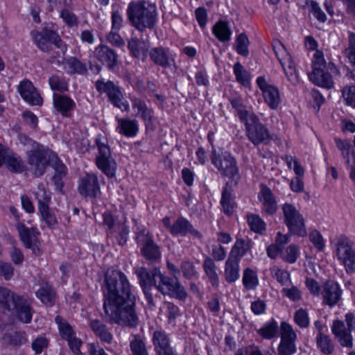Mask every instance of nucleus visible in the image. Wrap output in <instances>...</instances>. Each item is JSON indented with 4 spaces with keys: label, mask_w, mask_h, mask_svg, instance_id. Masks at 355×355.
Masks as SVG:
<instances>
[{
    "label": "nucleus",
    "mask_w": 355,
    "mask_h": 355,
    "mask_svg": "<svg viewBox=\"0 0 355 355\" xmlns=\"http://www.w3.org/2000/svg\"><path fill=\"white\" fill-rule=\"evenodd\" d=\"M103 309L110 324L129 328L139 325L134 288L119 270L109 268L105 274Z\"/></svg>",
    "instance_id": "f257e3e1"
},
{
    "label": "nucleus",
    "mask_w": 355,
    "mask_h": 355,
    "mask_svg": "<svg viewBox=\"0 0 355 355\" xmlns=\"http://www.w3.org/2000/svg\"><path fill=\"white\" fill-rule=\"evenodd\" d=\"M135 273L137 276L148 304L150 306H154L153 297L150 293L152 286L163 295H169L179 299L186 297V292L178 280L164 276L157 268L148 271L144 267H137L135 268Z\"/></svg>",
    "instance_id": "f03ea898"
},
{
    "label": "nucleus",
    "mask_w": 355,
    "mask_h": 355,
    "mask_svg": "<svg viewBox=\"0 0 355 355\" xmlns=\"http://www.w3.org/2000/svg\"><path fill=\"white\" fill-rule=\"evenodd\" d=\"M126 15L130 25L141 33L153 29L158 21L156 4L147 0L129 2Z\"/></svg>",
    "instance_id": "7ed1b4c3"
},
{
    "label": "nucleus",
    "mask_w": 355,
    "mask_h": 355,
    "mask_svg": "<svg viewBox=\"0 0 355 355\" xmlns=\"http://www.w3.org/2000/svg\"><path fill=\"white\" fill-rule=\"evenodd\" d=\"M331 245L340 264L347 273L355 272V249L354 243L345 235L339 234L331 239Z\"/></svg>",
    "instance_id": "20e7f679"
},
{
    "label": "nucleus",
    "mask_w": 355,
    "mask_h": 355,
    "mask_svg": "<svg viewBox=\"0 0 355 355\" xmlns=\"http://www.w3.org/2000/svg\"><path fill=\"white\" fill-rule=\"evenodd\" d=\"M96 145L98 148V155L96 157V164L105 175L112 178L116 174V163L112 157L107 139L102 135L96 138Z\"/></svg>",
    "instance_id": "39448f33"
},
{
    "label": "nucleus",
    "mask_w": 355,
    "mask_h": 355,
    "mask_svg": "<svg viewBox=\"0 0 355 355\" xmlns=\"http://www.w3.org/2000/svg\"><path fill=\"white\" fill-rule=\"evenodd\" d=\"M54 157L55 154L39 145L35 149L28 151L26 154L30 170L36 177H40L45 173L46 167L50 164L51 161H53Z\"/></svg>",
    "instance_id": "423d86ee"
},
{
    "label": "nucleus",
    "mask_w": 355,
    "mask_h": 355,
    "mask_svg": "<svg viewBox=\"0 0 355 355\" xmlns=\"http://www.w3.org/2000/svg\"><path fill=\"white\" fill-rule=\"evenodd\" d=\"M284 223L291 234L304 237L306 235L304 219L295 205L285 203L282 207Z\"/></svg>",
    "instance_id": "0eeeda50"
},
{
    "label": "nucleus",
    "mask_w": 355,
    "mask_h": 355,
    "mask_svg": "<svg viewBox=\"0 0 355 355\" xmlns=\"http://www.w3.org/2000/svg\"><path fill=\"white\" fill-rule=\"evenodd\" d=\"M345 318L346 325L343 321L334 320L331 329L340 345L342 347L351 349L353 347L352 331L355 327L354 315L352 313H347Z\"/></svg>",
    "instance_id": "6e6552de"
},
{
    "label": "nucleus",
    "mask_w": 355,
    "mask_h": 355,
    "mask_svg": "<svg viewBox=\"0 0 355 355\" xmlns=\"http://www.w3.org/2000/svg\"><path fill=\"white\" fill-rule=\"evenodd\" d=\"M272 49L288 80L294 85H297L299 83V76L295 64L284 45L279 40H275L272 44Z\"/></svg>",
    "instance_id": "1a4fd4ad"
},
{
    "label": "nucleus",
    "mask_w": 355,
    "mask_h": 355,
    "mask_svg": "<svg viewBox=\"0 0 355 355\" xmlns=\"http://www.w3.org/2000/svg\"><path fill=\"white\" fill-rule=\"evenodd\" d=\"M211 161L223 176L233 178L239 173L236 160L228 152L219 153L216 150H213Z\"/></svg>",
    "instance_id": "9d476101"
},
{
    "label": "nucleus",
    "mask_w": 355,
    "mask_h": 355,
    "mask_svg": "<svg viewBox=\"0 0 355 355\" xmlns=\"http://www.w3.org/2000/svg\"><path fill=\"white\" fill-rule=\"evenodd\" d=\"M31 36L37 46L44 52H49L52 49L53 44L61 51L62 55L65 54L67 50V44L53 31H32Z\"/></svg>",
    "instance_id": "9b49d317"
},
{
    "label": "nucleus",
    "mask_w": 355,
    "mask_h": 355,
    "mask_svg": "<svg viewBox=\"0 0 355 355\" xmlns=\"http://www.w3.org/2000/svg\"><path fill=\"white\" fill-rule=\"evenodd\" d=\"M96 87L100 93L107 94L110 101L115 107L123 112H127L130 109L128 102L124 98L123 95L119 89L113 82L110 80H97Z\"/></svg>",
    "instance_id": "f8f14e48"
},
{
    "label": "nucleus",
    "mask_w": 355,
    "mask_h": 355,
    "mask_svg": "<svg viewBox=\"0 0 355 355\" xmlns=\"http://www.w3.org/2000/svg\"><path fill=\"white\" fill-rule=\"evenodd\" d=\"M338 68L332 62H329L327 68L316 69L309 73V80L315 85L332 89L334 87V78L340 76Z\"/></svg>",
    "instance_id": "ddd939ff"
},
{
    "label": "nucleus",
    "mask_w": 355,
    "mask_h": 355,
    "mask_svg": "<svg viewBox=\"0 0 355 355\" xmlns=\"http://www.w3.org/2000/svg\"><path fill=\"white\" fill-rule=\"evenodd\" d=\"M281 340L277 347L279 355H293L297 352V334L293 327L286 322L280 324Z\"/></svg>",
    "instance_id": "4468645a"
},
{
    "label": "nucleus",
    "mask_w": 355,
    "mask_h": 355,
    "mask_svg": "<svg viewBox=\"0 0 355 355\" xmlns=\"http://www.w3.org/2000/svg\"><path fill=\"white\" fill-rule=\"evenodd\" d=\"M257 85L261 92L264 102L271 110H276L282 103V98L277 87L270 84L265 77L259 76Z\"/></svg>",
    "instance_id": "2eb2a0df"
},
{
    "label": "nucleus",
    "mask_w": 355,
    "mask_h": 355,
    "mask_svg": "<svg viewBox=\"0 0 355 355\" xmlns=\"http://www.w3.org/2000/svg\"><path fill=\"white\" fill-rule=\"evenodd\" d=\"M164 227L168 229L170 233L175 236H184L187 234H191L194 238L201 239V233L193 228L192 224L185 218H178L173 224H171V220L168 217H164L162 219Z\"/></svg>",
    "instance_id": "dca6fc26"
},
{
    "label": "nucleus",
    "mask_w": 355,
    "mask_h": 355,
    "mask_svg": "<svg viewBox=\"0 0 355 355\" xmlns=\"http://www.w3.org/2000/svg\"><path fill=\"white\" fill-rule=\"evenodd\" d=\"M247 136L251 142L257 146L270 140V134L268 129L259 121L257 115L252 121L248 119L243 122Z\"/></svg>",
    "instance_id": "f3484780"
},
{
    "label": "nucleus",
    "mask_w": 355,
    "mask_h": 355,
    "mask_svg": "<svg viewBox=\"0 0 355 355\" xmlns=\"http://www.w3.org/2000/svg\"><path fill=\"white\" fill-rule=\"evenodd\" d=\"M16 227L24 245L26 248L31 249L35 256L41 255L40 243L37 238L40 232L37 228L32 227L29 229L21 223H17Z\"/></svg>",
    "instance_id": "a211bd4d"
},
{
    "label": "nucleus",
    "mask_w": 355,
    "mask_h": 355,
    "mask_svg": "<svg viewBox=\"0 0 355 355\" xmlns=\"http://www.w3.org/2000/svg\"><path fill=\"white\" fill-rule=\"evenodd\" d=\"M5 164L7 168L14 173H21L26 166L21 158L10 148L0 145V167Z\"/></svg>",
    "instance_id": "6ab92c4d"
},
{
    "label": "nucleus",
    "mask_w": 355,
    "mask_h": 355,
    "mask_svg": "<svg viewBox=\"0 0 355 355\" xmlns=\"http://www.w3.org/2000/svg\"><path fill=\"white\" fill-rule=\"evenodd\" d=\"M150 60L156 65L168 68L175 64V54L168 49L163 46L151 48L148 51Z\"/></svg>",
    "instance_id": "aec40b11"
},
{
    "label": "nucleus",
    "mask_w": 355,
    "mask_h": 355,
    "mask_svg": "<svg viewBox=\"0 0 355 355\" xmlns=\"http://www.w3.org/2000/svg\"><path fill=\"white\" fill-rule=\"evenodd\" d=\"M129 98L131 102L132 109L135 112V116L141 118L146 123H151L154 111L149 105V102L135 95L130 94Z\"/></svg>",
    "instance_id": "412c9836"
},
{
    "label": "nucleus",
    "mask_w": 355,
    "mask_h": 355,
    "mask_svg": "<svg viewBox=\"0 0 355 355\" xmlns=\"http://www.w3.org/2000/svg\"><path fill=\"white\" fill-rule=\"evenodd\" d=\"M18 92L24 101L31 105H42L43 99L31 81L24 79L17 88Z\"/></svg>",
    "instance_id": "4be33fe9"
},
{
    "label": "nucleus",
    "mask_w": 355,
    "mask_h": 355,
    "mask_svg": "<svg viewBox=\"0 0 355 355\" xmlns=\"http://www.w3.org/2000/svg\"><path fill=\"white\" fill-rule=\"evenodd\" d=\"M12 310L15 317L20 322L29 324L32 320L33 310L30 302L24 297L19 295L14 302Z\"/></svg>",
    "instance_id": "5701e85b"
},
{
    "label": "nucleus",
    "mask_w": 355,
    "mask_h": 355,
    "mask_svg": "<svg viewBox=\"0 0 355 355\" xmlns=\"http://www.w3.org/2000/svg\"><path fill=\"white\" fill-rule=\"evenodd\" d=\"M92 57L98 62L112 69L116 64L117 55L116 52L104 44L97 46L92 51Z\"/></svg>",
    "instance_id": "b1692460"
},
{
    "label": "nucleus",
    "mask_w": 355,
    "mask_h": 355,
    "mask_svg": "<svg viewBox=\"0 0 355 355\" xmlns=\"http://www.w3.org/2000/svg\"><path fill=\"white\" fill-rule=\"evenodd\" d=\"M324 303L330 306L336 305L341 297L342 291L338 283L334 281H327L322 286V291Z\"/></svg>",
    "instance_id": "393cba45"
},
{
    "label": "nucleus",
    "mask_w": 355,
    "mask_h": 355,
    "mask_svg": "<svg viewBox=\"0 0 355 355\" xmlns=\"http://www.w3.org/2000/svg\"><path fill=\"white\" fill-rule=\"evenodd\" d=\"M78 191L83 196L95 198L100 193V185L97 176L94 173L87 174L81 180Z\"/></svg>",
    "instance_id": "a878e982"
},
{
    "label": "nucleus",
    "mask_w": 355,
    "mask_h": 355,
    "mask_svg": "<svg viewBox=\"0 0 355 355\" xmlns=\"http://www.w3.org/2000/svg\"><path fill=\"white\" fill-rule=\"evenodd\" d=\"M51 62L58 66L62 64L64 70L69 74H83L87 71L86 65L73 57L68 59H64L62 56H60V59L52 57Z\"/></svg>",
    "instance_id": "bb28decb"
},
{
    "label": "nucleus",
    "mask_w": 355,
    "mask_h": 355,
    "mask_svg": "<svg viewBox=\"0 0 355 355\" xmlns=\"http://www.w3.org/2000/svg\"><path fill=\"white\" fill-rule=\"evenodd\" d=\"M259 200L261 204L262 211L268 215L274 214L277 209L276 200L272 191L268 188L261 189L259 195Z\"/></svg>",
    "instance_id": "cd10ccee"
},
{
    "label": "nucleus",
    "mask_w": 355,
    "mask_h": 355,
    "mask_svg": "<svg viewBox=\"0 0 355 355\" xmlns=\"http://www.w3.org/2000/svg\"><path fill=\"white\" fill-rule=\"evenodd\" d=\"M141 254L148 261L156 262L160 260L162 253L159 246L155 243L153 239H148L146 242L140 244Z\"/></svg>",
    "instance_id": "c85d7f7f"
},
{
    "label": "nucleus",
    "mask_w": 355,
    "mask_h": 355,
    "mask_svg": "<svg viewBox=\"0 0 355 355\" xmlns=\"http://www.w3.org/2000/svg\"><path fill=\"white\" fill-rule=\"evenodd\" d=\"M53 103L55 109L60 112L63 116H69V113L73 110L76 106V103L72 98L62 94H54Z\"/></svg>",
    "instance_id": "c756f323"
},
{
    "label": "nucleus",
    "mask_w": 355,
    "mask_h": 355,
    "mask_svg": "<svg viewBox=\"0 0 355 355\" xmlns=\"http://www.w3.org/2000/svg\"><path fill=\"white\" fill-rule=\"evenodd\" d=\"M116 130L126 137H134L139 132V123L135 119H118Z\"/></svg>",
    "instance_id": "7c9ffc66"
},
{
    "label": "nucleus",
    "mask_w": 355,
    "mask_h": 355,
    "mask_svg": "<svg viewBox=\"0 0 355 355\" xmlns=\"http://www.w3.org/2000/svg\"><path fill=\"white\" fill-rule=\"evenodd\" d=\"M152 341L157 354L173 350L170 346V340L166 333L163 330H156L153 332Z\"/></svg>",
    "instance_id": "2f4dec72"
},
{
    "label": "nucleus",
    "mask_w": 355,
    "mask_h": 355,
    "mask_svg": "<svg viewBox=\"0 0 355 355\" xmlns=\"http://www.w3.org/2000/svg\"><path fill=\"white\" fill-rule=\"evenodd\" d=\"M251 243L250 239H237L231 249L228 258L240 262L241 258L251 250Z\"/></svg>",
    "instance_id": "473e14b6"
},
{
    "label": "nucleus",
    "mask_w": 355,
    "mask_h": 355,
    "mask_svg": "<svg viewBox=\"0 0 355 355\" xmlns=\"http://www.w3.org/2000/svg\"><path fill=\"white\" fill-rule=\"evenodd\" d=\"M89 327L101 342L108 344L112 343L113 336L103 322L98 319L90 320Z\"/></svg>",
    "instance_id": "72a5a7b5"
},
{
    "label": "nucleus",
    "mask_w": 355,
    "mask_h": 355,
    "mask_svg": "<svg viewBox=\"0 0 355 355\" xmlns=\"http://www.w3.org/2000/svg\"><path fill=\"white\" fill-rule=\"evenodd\" d=\"M128 48L134 57L144 60L149 45L144 40L132 37L128 42Z\"/></svg>",
    "instance_id": "f704fd0d"
},
{
    "label": "nucleus",
    "mask_w": 355,
    "mask_h": 355,
    "mask_svg": "<svg viewBox=\"0 0 355 355\" xmlns=\"http://www.w3.org/2000/svg\"><path fill=\"white\" fill-rule=\"evenodd\" d=\"M204 272L209 282L215 288L219 286V276L217 272V266L211 258L207 257L202 263Z\"/></svg>",
    "instance_id": "c9c22d12"
},
{
    "label": "nucleus",
    "mask_w": 355,
    "mask_h": 355,
    "mask_svg": "<svg viewBox=\"0 0 355 355\" xmlns=\"http://www.w3.org/2000/svg\"><path fill=\"white\" fill-rule=\"evenodd\" d=\"M212 33L220 42H225L231 40L232 31L225 21H218L212 28Z\"/></svg>",
    "instance_id": "e433bc0d"
},
{
    "label": "nucleus",
    "mask_w": 355,
    "mask_h": 355,
    "mask_svg": "<svg viewBox=\"0 0 355 355\" xmlns=\"http://www.w3.org/2000/svg\"><path fill=\"white\" fill-rule=\"evenodd\" d=\"M224 277L227 283H234L239 279V262L228 258L225 264Z\"/></svg>",
    "instance_id": "4c0bfd02"
},
{
    "label": "nucleus",
    "mask_w": 355,
    "mask_h": 355,
    "mask_svg": "<svg viewBox=\"0 0 355 355\" xmlns=\"http://www.w3.org/2000/svg\"><path fill=\"white\" fill-rule=\"evenodd\" d=\"M18 296L9 288L0 286V309L12 311V306Z\"/></svg>",
    "instance_id": "58836bf2"
},
{
    "label": "nucleus",
    "mask_w": 355,
    "mask_h": 355,
    "mask_svg": "<svg viewBox=\"0 0 355 355\" xmlns=\"http://www.w3.org/2000/svg\"><path fill=\"white\" fill-rule=\"evenodd\" d=\"M315 341L317 347L322 353L330 355L334 352L335 345L330 336L324 334H318Z\"/></svg>",
    "instance_id": "ea45409f"
},
{
    "label": "nucleus",
    "mask_w": 355,
    "mask_h": 355,
    "mask_svg": "<svg viewBox=\"0 0 355 355\" xmlns=\"http://www.w3.org/2000/svg\"><path fill=\"white\" fill-rule=\"evenodd\" d=\"M279 330L278 322L272 319L263 324V325L257 330V333L263 339L270 340L277 336Z\"/></svg>",
    "instance_id": "a19ab883"
},
{
    "label": "nucleus",
    "mask_w": 355,
    "mask_h": 355,
    "mask_svg": "<svg viewBox=\"0 0 355 355\" xmlns=\"http://www.w3.org/2000/svg\"><path fill=\"white\" fill-rule=\"evenodd\" d=\"M33 194L37 201L38 209L43 206H49L51 202V193L47 191L45 184H39L36 190L33 191Z\"/></svg>",
    "instance_id": "79ce46f5"
},
{
    "label": "nucleus",
    "mask_w": 355,
    "mask_h": 355,
    "mask_svg": "<svg viewBox=\"0 0 355 355\" xmlns=\"http://www.w3.org/2000/svg\"><path fill=\"white\" fill-rule=\"evenodd\" d=\"M247 223L250 230L254 233L262 234L266 230V223L257 214H248Z\"/></svg>",
    "instance_id": "37998d69"
},
{
    "label": "nucleus",
    "mask_w": 355,
    "mask_h": 355,
    "mask_svg": "<svg viewBox=\"0 0 355 355\" xmlns=\"http://www.w3.org/2000/svg\"><path fill=\"white\" fill-rule=\"evenodd\" d=\"M220 203L225 214L231 215L233 213L234 201L232 196L231 188L227 185L223 189Z\"/></svg>",
    "instance_id": "c03bdc74"
},
{
    "label": "nucleus",
    "mask_w": 355,
    "mask_h": 355,
    "mask_svg": "<svg viewBox=\"0 0 355 355\" xmlns=\"http://www.w3.org/2000/svg\"><path fill=\"white\" fill-rule=\"evenodd\" d=\"M270 274L276 281L283 287L291 285L292 281L291 274L286 270H283L277 266H272L270 268Z\"/></svg>",
    "instance_id": "a18cd8bd"
},
{
    "label": "nucleus",
    "mask_w": 355,
    "mask_h": 355,
    "mask_svg": "<svg viewBox=\"0 0 355 355\" xmlns=\"http://www.w3.org/2000/svg\"><path fill=\"white\" fill-rule=\"evenodd\" d=\"M230 103L232 107L236 111L237 115L242 123L247 119L252 121V119H254V114L248 111L240 99H232Z\"/></svg>",
    "instance_id": "49530a36"
},
{
    "label": "nucleus",
    "mask_w": 355,
    "mask_h": 355,
    "mask_svg": "<svg viewBox=\"0 0 355 355\" xmlns=\"http://www.w3.org/2000/svg\"><path fill=\"white\" fill-rule=\"evenodd\" d=\"M234 73L238 83L245 87L250 85V74L239 62L234 64Z\"/></svg>",
    "instance_id": "de8ad7c7"
},
{
    "label": "nucleus",
    "mask_w": 355,
    "mask_h": 355,
    "mask_svg": "<svg viewBox=\"0 0 355 355\" xmlns=\"http://www.w3.org/2000/svg\"><path fill=\"white\" fill-rule=\"evenodd\" d=\"M243 284L247 290H254L259 284L257 272L251 268H246L243 271Z\"/></svg>",
    "instance_id": "09e8293b"
},
{
    "label": "nucleus",
    "mask_w": 355,
    "mask_h": 355,
    "mask_svg": "<svg viewBox=\"0 0 355 355\" xmlns=\"http://www.w3.org/2000/svg\"><path fill=\"white\" fill-rule=\"evenodd\" d=\"M55 322L58 325L60 335L63 339L67 340L75 335L73 327L66 320L63 319L60 315L55 317Z\"/></svg>",
    "instance_id": "8fccbe9b"
},
{
    "label": "nucleus",
    "mask_w": 355,
    "mask_h": 355,
    "mask_svg": "<svg viewBox=\"0 0 355 355\" xmlns=\"http://www.w3.org/2000/svg\"><path fill=\"white\" fill-rule=\"evenodd\" d=\"M41 215L42 220L51 229H55L58 225V219L54 212H53L49 206L42 207L38 209Z\"/></svg>",
    "instance_id": "3c124183"
},
{
    "label": "nucleus",
    "mask_w": 355,
    "mask_h": 355,
    "mask_svg": "<svg viewBox=\"0 0 355 355\" xmlns=\"http://www.w3.org/2000/svg\"><path fill=\"white\" fill-rule=\"evenodd\" d=\"M282 294L289 300L296 302L302 299V291L295 285H291L283 287L282 290Z\"/></svg>",
    "instance_id": "603ef678"
},
{
    "label": "nucleus",
    "mask_w": 355,
    "mask_h": 355,
    "mask_svg": "<svg viewBox=\"0 0 355 355\" xmlns=\"http://www.w3.org/2000/svg\"><path fill=\"white\" fill-rule=\"evenodd\" d=\"M36 296L47 306H52L55 302V293L49 286L43 287L36 292Z\"/></svg>",
    "instance_id": "864d4df0"
},
{
    "label": "nucleus",
    "mask_w": 355,
    "mask_h": 355,
    "mask_svg": "<svg viewBox=\"0 0 355 355\" xmlns=\"http://www.w3.org/2000/svg\"><path fill=\"white\" fill-rule=\"evenodd\" d=\"M341 93L345 104L355 110V85L345 86Z\"/></svg>",
    "instance_id": "5fc2aeb1"
},
{
    "label": "nucleus",
    "mask_w": 355,
    "mask_h": 355,
    "mask_svg": "<svg viewBox=\"0 0 355 355\" xmlns=\"http://www.w3.org/2000/svg\"><path fill=\"white\" fill-rule=\"evenodd\" d=\"M130 347L132 355H142L148 353L145 343L139 335H133L130 340Z\"/></svg>",
    "instance_id": "6e6d98bb"
},
{
    "label": "nucleus",
    "mask_w": 355,
    "mask_h": 355,
    "mask_svg": "<svg viewBox=\"0 0 355 355\" xmlns=\"http://www.w3.org/2000/svg\"><path fill=\"white\" fill-rule=\"evenodd\" d=\"M49 84L52 90L64 92L68 90V83L64 78L53 75L49 78Z\"/></svg>",
    "instance_id": "4d7b16f0"
},
{
    "label": "nucleus",
    "mask_w": 355,
    "mask_h": 355,
    "mask_svg": "<svg viewBox=\"0 0 355 355\" xmlns=\"http://www.w3.org/2000/svg\"><path fill=\"white\" fill-rule=\"evenodd\" d=\"M294 321L300 328H306L309 326L310 320L306 309L300 308L294 314Z\"/></svg>",
    "instance_id": "13d9d810"
},
{
    "label": "nucleus",
    "mask_w": 355,
    "mask_h": 355,
    "mask_svg": "<svg viewBox=\"0 0 355 355\" xmlns=\"http://www.w3.org/2000/svg\"><path fill=\"white\" fill-rule=\"evenodd\" d=\"M60 17L69 27H75L78 24L77 16L73 12L72 10H66L60 8Z\"/></svg>",
    "instance_id": "bf43d9fd"
},
{
    "label": "nucleus",
    "mask_w": 355,
    "mask_h": 355,
    "mask_svg": "<svg viewBox=\"0 0 355 355\" xmlns=\"http://www.w3.org/2000/svg\"><path fill=\"white\" fill-rule=\"evenodd\" d=\"M235 43L236 52L241 55L247 56L249 53V40L246 35L243 33L240 34L237 37Z\"/></svg>",
    "instance_id": "052dcab7"
},
{
    "label": "nucleus",
    "mask_w": 355,
    "mask_h": 355,
    "mask_svg": "<svg viewBox=\"0 0 355 355\" xmlns=\"http://www.w3.org/2000/svg\"><path fill=\"white\" fill-rule=\"evenodd\" d=\"M299 254V248L296 245L291 244L286 248L282 259L287 263H294L296 262Z\"/></svg>",
    "instance_id": "680f3d73"
},
{
    "label": "nucleus",
    "mask_w": 355,
    "mask_h": 355,
    "mask_svg": "<svg viewBox=\"0 0 355 355\" xmlns=\"http://www.w3.org/2000/svg\"><path fill=\"white\" fill-rule=\"evenodd\" d=\"M112 28L121 30L123 26V19L121 10L116 6H112L111 12Z\"/></svg>",
    "instance_id": "e2e57ef3"
},
{
    "label": "nucleus",
    "mask_w": 355,
    "mask_h": 355,
    "mask_svg": "<svg viewBox=\"0 0 355 355\" xmlns=\"http://www.w3.org/2000/svg\"><path fill=\"white\" fill-rule=\"evenodd\" d=\"M307 6L310 12H311L315 18L319 21L324 23L327 20V16L322 11L317 2L313 0L307 3Z\"/></svg>",
    "instance_id": "0e129e2a"
},
{
    "label": "nucleus",
    "mask_w": 355,
    "mask_h": 355,
    "mask_svg": "<svg viewBox=\"0 0 355 355\" xmlns=\"http://www.w3.org/2000/svg\"><path fill=\"white\" fill-rule=\"evenodd\" d=\"M328 63L326 62L323 53L320 50H316L312 59V71L327 68Z\"/></svg>",
    "instance_id": "69168bd1"
},
{
    "label": "nucleus",
    "mask_w": 355,
    "mask_h": 355,
    "mask_svg": "<svg viewBox=\"0 0 355 355\" xmlns=\"http://www.w3.org/2000/svg\"><path fill=\"white\" fill-rule=\"evenodd\" d=\"M120 30L111 29L110 32L107 35L106 39L112 45L120 47L125 44L124 40L121 37L119 32Z\"/></svg>",
    "instance_id": "338daca9"
},
{
    "label": "nucleus",
    "mask_w": 355,
    "mask_h": 355,
    "mask_svg": "<svg viewBox=\"0 0 355 355\" xmlns=\"http://www.w3.org/2000/svg\"><path fill=\"white\" fill-rule=\"evenodd\" d=\"M309 239L318 250H323L324 248V242L322 234L318 231H312L309 234Z\"/></svg>",
    "instance_id": "774afa93"
}]
</instances>
